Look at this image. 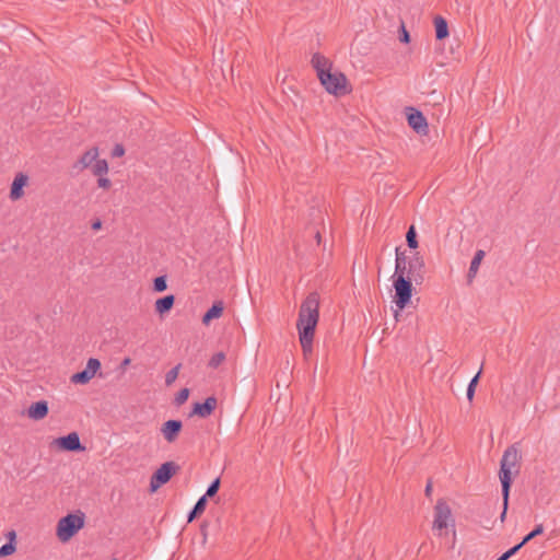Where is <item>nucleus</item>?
Segmentation results:
<instances>
[{"label": "nucleus", "instance_id": "1", "mask_svg": "<svg viewBox=\"0 0 560 560\" xmlns=\"http://www.w3.org/2000/svg\"><path fill=\"white\" fill-rule=\"evenodd\" d=\"M319 295L311 292L303 301L298 319V330L303 354L307 358L313 350V339L319 317Z\"/></svg>", "mask_w": 560, "mask_h": 560}, {"label": "nucleus", "instance_id": "2", "mask_svg": "<svg viewBox=\"0 0 560 560\" xmlns=\"http://www.w3.org/2000/svg\"><path fill=\"white\" fill-rule=\"evenodd\" d=\"M520 458V453L515 445L509 446L501 458L499 478L502 485V495L505 497V500L510 498L512 469L517 467Z\"/></svg>", "mask_w": 560, "mask_h": 560}, {"label": "nucleus", "instance_id": "3", "mask_svg": "<svg viewBox=\"0 0 560 560\" xmlns=\"http://www.w3.org/2000/svg\"><path fill=\"white\" fill-rule=\"evenodd\" d=\"M84 526V514H68L57 525V537L60 541L70 540Z\"/></svg>", "mask_w": 560, "mask_h": 560}, {"label": "nucleus", "instance_id": "4", "mask_svg": "<svg viewBox=\"0 0 560 560\" xmlns=\"http://www.w3.org/2000/svg\"><path fill=\"white\" fill-rule=\"evenodd\" d=\"M322 85L329 94L334 95H346L350 92L347 88V77L342 72H328L323 73V77L318 78Z\"/></svg>", "mask_w": 560, "mask_h": 560}, {"label": "nucleus", "instance_id": "5", "mask_svg": "<svg viewBox=\"0 0 560 560\" xmlns=\"http://www.w3.org/2000/svg\"><path fill=\"white\" fill-rule=\"evenodd\" d=\"M178 469L179 466L174 462L163 463L151 476L150 490L154 492L160 487L167 483Z\"/></svg>", "mask_w": 560, "mask_h": 560}, {"label": "nucleus", "instance_id": "6", "mask_svg": "<svg viewBox=\"0 0 560 560\" xmlns=\"http://www.w3.org/2000/svg\"><path fill=\"white\" fill-rule=\"evenodd\" d=\"M413 279H405L401 276L394 279L395 303L399 310H404L412 295Z\"/></svg>", "mask_w": 560, "mask_h": 560}, {"label": "nucleus", "instance_id": "7", "mask_svg": "<svg viewBox=\"0 0 560 560\" xmlns=\"http://www.w3.org/2000/svg\"><path fill=\"white\" fill-rule=\"evenodd\" d=\"M100 151L97 147H91L89 150H86L82 155L79 156V159L71 165V172L75 175L80 174L86 168L91 170L93 168V165L96 163V161H101L102 159H98Z\"/></svg>", "mask_w": 560, "mask_h": 560}, {"label": "nucleus", "instance_id": "8", "mask_svg": "<svg viewBox=\"0 0 560 560\" xmlns=\"http://www.w3.org/2000/svg\"><path fill=\"white\" fill-rule=\"evenodd\" d=\"M52 445H56L61 451L66 452H83L85 446L81 444L80 436L77 432H70L65 436L52 440Z\"/></svg>", "mask_w": 560, "mask_h": 560}, {"label": "nucleus", "instance_id": "9", "mask_svg": "<svg viewBox=\"0 0 560 560\" xmlns=\"http://www.w3.org/2000/svg\"><path fill=\"white\" fill-rule=\"evenodd\" d=\"M407 120L408 125L418 133L421 136H425L429 132V126L427 118L424 115L413 108V107H407Z\"/></svg>", "mask_w": 560, "mask_h": 560}, {"label": "nucleus", "instance_id": "10", "mask_svg": "<svg viewBox=\"0 0 560 560\" xmlns=\"http://www.w3.org/2000/svg\"><path fill=\"white\" fill-rule=\"evenodd\" d=\"M101 369V362L98 359L90 358L86 366L83 371L77 372L71 376L73 384H88Z\"/></svg>", "mask_w": 560, "mask_h": 560}, {"label": "nucleus", "instance_id": "11", "mask_svg": "<svg viewBox=\"0 0 560 560\" xmlns=\"http://www.w3.org/2000/svg\"><path fill=\"white\" fill-rule=\"evenodd\" d=\"M452 517L451 509L446 501L440 499L434 506L433 529L442 530L447 527V521Z\"/></svg>", "mask_w": 560, "mask_h": 560}, {"label": "nucleus", "instance_id": "12", "mask_svg": "<svg viewBox=\"0 0 560 560\" xmlns=\"http://www.w3.org/2000/svg\"><path fill=\"white\" fill-rule=\"evenodd\" d=\"M408 275L415 280L416 283L423 281L424 276V260L422 256L417 252L410 258H407Z\"/></svg>", "mask_w": 560, "mask_h": 560}, {"label": "nucleus", "instance_id": "13", "mask_svg": "<svg viewBox=\"0 0 560 560\" xmlns=\"http://www.w3.org/2000/svg\"><path fill=\"white\" fill-rule=\"evenodd\" d=\"M218 405V399L214 396H210L206 398L203 402H195L192 406V410L190 412V417L198 416L200 418H208L215 410Z\"/></svg>", "mask_w": 560, "mask_h": 560}, {"label": "nucleus", "instance_id": "14", "mask_svg": "<svg viewBox=\"0 0 560 560\" xmlns=\"http://www.w3.org/2000/svg\"><path fill=\"white\" fill-rule=\"evenodd\" d=\"M108 173V163L106 160L96 161L93 165L92 174L97 176V186L103 189H109L112 187V180L105 175Z\"/></svg>", "mask_w": 560, "mask_h": 560}, {"label": "nucleus", "instance_id": "15", "mask_svg": "<svg viewBox=\"0 0 560 560\" xmlns=\"http://www.w3.org/2000/svg\"><path fill=\"white\" fill-rule=\"evenodd\" d=\"M182 429L183 423L180 420H167L162 424L161 433L168 443H173L177 440Z\"/></svg>", "mask_w": 560, "mask_h": 560}, {"label": "nucleus", "instance_id": "16", "mask_svg": "<svg viewBox=\"0 0 560 560\" xmlns=\"http://www.w3.org/2000/svg\"><path fill=\"white\" fill-rule=\"evenodd\" d=\"M28 180L27 175L24 173L16 174L10 189V199L15 201L23 197L24 191L23 188L26 186Z\"/></svg>", "mask_w": 560, "mask_h": 560}, {"label": "nucleus", "instance_id": "17", "mask_svg": "<svg viewBox=\"0 0 560 560\" xmlns=\"http://www.w3.org/2000/svg\"><path fill=\"white\" fill-rule=\"evenodd\" d=\"M402 277L405 279H412L410 275H408V265L407 257L405 252H400L399 248H396V265H395V273L394 279L396 277Z\"/></svg>", "mask_w": 560, "mask_h": 560}, {"label": "nucleus", "instance_id": "18", "mask_svg": "<svg viewBox=\"0 0 560 560\" xmlns=\"http://www.w3.org/2000/svg\"><path fill=\"white\" fill-rule=\"evenodd\" d=\"M311 63L313 68L316 70L318 78L323 77V73L331 70L332 67L330 60L325 56L320 55L319 52L313 55Z\"/></svg>", "mask_w": 560, "mask_h": 560}, {"label": "nucleus", "instance_id": "19", "mask_svg": "<svg viewBox=\"0 0 560 560\" xmlns=\"http://www.w3.org/2000/svg\"><path fill=\"white\" fill-rule=\"evenodd\" d=\"M224 311V304L222 301H217L212 306L203 314L202 324L209 325L211 320L222 316Z\"/></svg>", "mask_w": 560, "mask_h": 560}, {"label": "nucleus", "instance_id": "20", "mask_svg": "<svg viewBox=\"0 0 560 560\" xmlns=\"http://www.w3.org/2000/svg\"><path fill=\"white\" fill-rule=\"evenodd\" d=\"M485 255H486V253L482 249H478L475 253V256H474V258H472V260L470 262V267H469V270H468V273H467V282H468V284H470L474 281V279H475V277H476V275L478 272L479 266H480L482 259L485 258Z\"/></svg>", "mask_w": 560, "mask_h": 560}, {"label": "nucleus", "instance_id": "21", "mask_svg": "<svg viewBox=\"0 0 560 560\" xmlns=\"http://www.w3.org/2000/svg\"><path fill=\"white\" fill-rule=\"evenodd\" d=\"M434 27H435V38L438 40H443L448 36V25L447 21L441 16L436 15L433 20Z\"/></svg>", "mask_w": 560, "mask_h": 560}, {"label": "nucleus", "instance_id": "22", "mask_svg": "<svg viewBox=\"0 0 560 560\" xmlns=\"http://www.w3.org/2000/svg\"><path fill=\"white\" fill-rule=\"evenodd\" d=\"M175 303V296L173 294L165 295L160 298L155 302V311L163 315L170 312Z\"/></svg>", "mask_w": 560, "mask_h": 560}, {"label": "nucleus", "instance_id": "23", "mask_svg": "<svg viewBox=\"0 0 560 560\" xmlns=\"http://www.w3.org/2000/svg\"><path fill=\"white\" fill-rule=\"evenodd\" d=\"M207 505V495H202L198 499L195 506L188 514V523L192 522L196 517L201 515L206 509Z\"/></svg>", "mask_w": 560, "mask_h": 560}, {"label": "nucleus", "instance_id": "24", "mask_svg": "<svg viewBox=\"0 0 560 560\" xmlns=\"http://www.w3.org/2000/svg\"><path fill=\"white\" fill-rule=\"evenodd\" d=\"M481 372H482V368H480V370L478 371V373L470 380L469 384H468V387H467V399L468 401H472L474 399V396H475V392H476V387L478 385V382H479V378H480V375H481Z\"/></svg>", "mask_w": 560, "mask_h": 560}, {"label": "nucleus", "instance_id": "25", "mask_svg": "<svg viewBox=\"0 0 560 560\" xmlns=\"http://www.w3.org/2000/svg\"><path fill=\"white\" fill-rule=\"evenodd\" d=\"M407 245L411 249H416L418 247L417 232L415 225H410L406 233Z\"/></svg>", "mask_w": 560, "mask_h": 560}, {"label": "nucleus", "instance_id": "26", "mask_svg": "<svg viewBox=\"0 0 560 560\" xmlns=\"http://www.w3.org/2000/svg\"><path fill=\"white\" fill-rule=\"evenodd\" d=\"M180 368H182V364H180V363H178L177 365H175L173 369H171V370L166 373V375H165V384H166L167 386L172 385V384L176 381V378H177V376H178V373H179Z\"/></svg>", "mask_w": 560, "mask_h": 560}, {"label": "nucleus", "instance_id": "27", "mask_svg": "<svg viewBox=\"0 0 560 560\" xmlns=\"http://www.w3.org/2000/svg\"><path fill=\"white\" fill-rule=\"evenodd\" d=\"M225 360V353L220 351V352H217L214 353L211 359L209 360V363L208 365L212 369H217L219 368L222 362Z\"/></svg>", "mask_w": 560, "mask_h": 560}, {"label": "nucleus", "instance_id": "28", "mask_svg": "<svg viewBox=\"0 0 560 560\" xmlns=\"http://www.w3.org/2000/svg\"><path fill=\"white\" fill-rule=\"evenodd\" d=\"M153 289L156 292H163L167 289V282L165 276L156 277L153 281Z\"/></svg>", "mask_w": 560, "mask_h": 560}, {"label": "nucleus", "instance_id": "29", "mask_svg": "<svg viewBox=\"0 0 560 560\" xmlns=\"http://www.w3.org/2000/svg\"><path fill=\"white\" fill-rule=\"evenodd\" d=\"M542 533H544V525L542 524L536 525V527L530 533H528L526 536H524L523 544H527L528 541H530L535 537L541 535Z\"/></svg>", "mask_w": 560, "mask_h": 560}, {"label": "nucleus", "instance_id": "30", "mask_svg": "<svg viewBox=\"0 0 560 560\" xmlns=\"http://www.w3.org/2000/svg\"><path fill=\"white\" fill-rule=\"evenodd\" d=\"M220 483H221L220 478H215V479H214V480L209 485V487H208L207 492H206V494H205V495H207V498H212V497H214V495L218 493L219 489H220Z\"/></svg>", "mask_w": 560, "mask_h": 560}, {"label": "nucleus", "instance_id": "31", "mask_svg": "<svg viewBox=\"0 0 560 560\" xmlns=\"http://www.w3.org/2000/svg\"><path fill=\"white\" fill-rule=\"evenodd\" d=\"M48 413V402L46 400L37 401V420L43 419Z\"/></svg>", "mask_w": 560, "mask_h": 560}, {"label": "nucleus", "instance_id": "32", "mask_svg": "<svg viewBox=\"0 0 560 560\" xmlns=\"http://www.w3.org/2000/svg\"><path fill=\"white\" fill-rule=\"evenodd\" d=\"M15 544L14 542H7L2 547H0V558L8 557L12 555L15 551Z\"/></svg>", "mask_w": 560, "mask_h": 560}, {"label": "nucleus", "instance_id": "33", "mask_svg": "<svg viewBox=\"0 0 560 560\" xmlns=\"http://www.w3.org/2000/svg\"><path fill=\"white\" fill-rule=\"evenodd\" d=\"M188 397H189V389L183 388L177 393V395L175 397V404L177 406H180L188 399Z\"/></svg>", "mask_w": 560, "mask_h": 560}, {"label": "nucleus", "instance_id": "34", "mask_svg": "<svg viewBox=\"0 0 560 560\" xmlns=\"http://www.w3.org/2000/svg\"><path fill=\"white\" fill-rule=\"evenodd\" d=\"M399 40L404 44L410 43V35H409V32L407 31L404 22H401L400 27H399Z\"/></svg>", "mask_w": 560, "mask_h": 560}, {"label": "nucleus", "instance_id": "35", "mask_svg": "<svg viewBox=\"0 0 560 560\" xmlns=\"http://www.w3.org/2000/svg\"><path fill=\"white\" fill-rule=\"evenodd\" d=\"M124 154H125V148H124V145H122V144L117 143V144L114 147L113 151H112V156H114V158H120V156H122Z\"/></svg>", "mask_w": 560, "mask_h": 560}, {"label": "nucleus", "instance_id": "36", "mask_svg": "<svg viewBox=\"0 0 560 560\" xmlns=\"http://www.w3.org/2000/svg\"><path fill=\"white\" fill-rule=\"evenodd\" d=\"M525 544H523V540L515 545L514 547L510 548L508 551H505L504 553L508 556V558L510 559L512 556H514Z\"/></svg>", "mask_w": 560, "mask_h": 560}, {"label": "nucleus", "instance_id": "37", "mask_svg": "<svg viewBox=\"0 0 560 560\" xmlns=\"http://www.w3.org/2000/svg\"><path fill=\"white\" fill-rule=\"evenodd\" d=\"M525 544H523V540L515 545L514 547L510 548L508 551H505L504 553L508 556V558L510 559L512 556H514Z\"/></svg>", "mask_w": 560, "mask_h": 560}, {"label": "nucleus", "instance_id": "38", "mask_svg": "<svg viewBox=\"0 0 560 560\" xmlns=\"http://www.w3.org/2000/svg\"><path fill=\"white\" fill-rule=\"evenodd\" d=\"M502 499H503V511H502L501 516H500L501 522L504 521V518L506 516L508 506H509V499H506V501H505V497H503V495H502Z\"/></svg>", "mask_w": 560, "mask_h": 560}, {"label": "nucleus", "instance_id": "39", "mask_svg": "<svg viewBox=\"0 0 560 560\" xmlns=\"http://www.w3.org/2000/svg\"><path fill=\"white\" fill-rule=\"evenodd\" d=\"M26 415L31 418V419H35V402H32L27 410H26Z\"/></svg>", "mask_w": 560, "mask_h": 560}, {"label": "nucleus", "instance_id": "40", "mask_svg": "<svg viewBox=\"0 0 560 560\" xmlns=\"http://www.w3.org/2000/svg\"><path fill=\"white\" fill-rule=\"evenodd\" d=\"M102 225H103L102 221L100 219H96L95 221L92 222L91 228L94 231H98L102 229Z\"/></svg>", "mask_w": 560, "mask_h": 560}, {"label": "nucleus", "instance_id": "41", "mask_svg": "<svg viewBox=\"0 0 560 560\" xmlns=\"http://www.w3.org/2000/svg\"><path fill=\"white\" fill-rule=\"evenodd\" d=\"M131 363V359L130 358H125L121 363H120V369L121 370H125L129 364Z\"/></svg>", "mask_w": 560, "mask_h": 560}, {"label": "nucleus", "instance_id": "42", "mask_svg": "<svg viewBox=\"0 0 560 560\" xmlns=\"http://www.w3.org/2000/svg\"><path fill=\"white\" fill-rule=\"evenodd\" d=\"M7 537L9 538V541L8 542H14L15 540V537H16V534L14 530H10L8 534H7Z\"/></svg>", "mask_w": 560, "mask_h": 560}, {"label": "nucleus", "instance_id": "43", "mask_svg": "<svg viewBox=\"0 0 560 560\" xmlns=\"http://www.w3.org/2000/svg\"><path fill=\"white\" fill-rule=\"evenodd\" d=\"M424 492H425V495H427V497H430V495H431V492H432V482H431V481H429V482L427 483Z\"/></svg>", "mask_w": 560, "mask_h": 560}, {"label": "nucleus", "instance_id": "44", "mask_svg": "<svg viewBox=\"0 0 560 560\" xmlns=\"http://www.w3.org/2000/svg\"><path fill=\"white\" fill-rule=\"evenodd\" d=\"M497 560H509L505 553H502Z\"/></svg>", "mask_w": 560, "mask_h": 560}, {"label": "nucleus", "instance_id": "45", "mask_svg": "<svg viewBox=\"0 0 560 560\" xmlns=\"http://www.w3.org/2000/svg\"><path fill=\"white\" fill-rule=\"evenodd\" d=\"M315 238H316L317 243L319 244L320 243V233L319 232H316Z\"/></svg>", "mask_w": 560, "mask_h": 560}, {"label": "nucleus", "instance_id": "46", "mask_svg": "<svg viewBox=\"0 0 560 560\" xmlns=\"http://www.w3.org/2000/svg\"><path fill=\"white\" fill-rule=\"evenodd\" d=\"M394 316H395V319H396V320H398V317H399V311H395Z\"/></svg>", "mask_w": 560, "mask_h": 560}, {"label": "nucleus", "instance_id": "47", "mask_svg": "<svg viewBox=\"0 0 560 560\" xmlns=\"http://www.w3.org/2000/svg\"><path fill=\"white\" fill-rule=\"evenodd\" d=\"M112 560H116V559H112Z\"/></svg>", "mask_w": 560, "mask_h": 560}]
</instances>
